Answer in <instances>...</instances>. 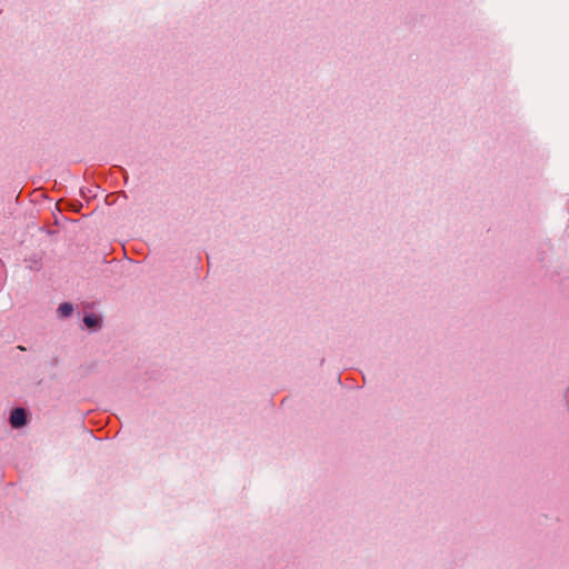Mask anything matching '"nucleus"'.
<instances>
[{
    "instance_id": "obj_1",
    "label": "nucleus",
    "mask_w": 569,
    "mask_h": 569,
    "mask_svg": "<svg viewBox=\"0 0 569 569\" xmlns=\"http://www.w3.org/2000/svg\"><path fill=\"white\" fill-rule=\"evenodd\" d=\"M27 423V412L22 408H16L10 413V425L13 428H21Z\"/></svg>"
},
{
    "instance_id": "obj_2",
    "label": "nucleus",
    "mask_w": 569,
    "mask_h": 569,
    "mask_svg": "<svg viewBox=\"0 0 569 569\" xmlns=\"http://www.w3.org/2000/svg\"><path fill=\"white\" fill-rule=\"evenodd\" d=\"M58 311L61 317H69L72 313L73 308L70 303L64 302L59 306Z\"/></svg>"
},
{
    "instance_id": "obj_3",
    "label": "nucleus",
    "mask_w": 569,
    "mask_h": 569,
    "mask_svg": "<svg viewBox=\"0 0 569 569\" xmlns=\"http://www.w3.org/2000/svg\"><path fill=\"white\" fill-rule=\"evenodd\" d=\"M84 323L88 328H96L99 325V318L94 315L86 316Z\"/></svg>"
}]
</instances>
